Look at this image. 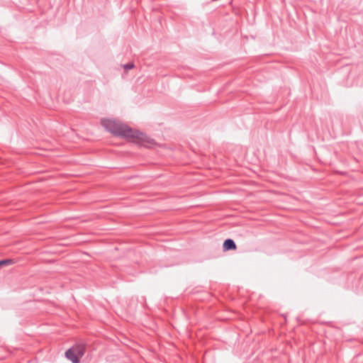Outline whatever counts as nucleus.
Listing matches in <instances>:
<instances>
[{"label":"nucleus","instance_id":"5","mask_svg":"<svg viewBox=\"0 0 363 363\" xmlns=\"http://www.w3.org/2000/svg\"><path fill=\"white\" fill-rule=\"evenodd\" d=\"M72 349L74 350V352H75L76 355L79 359L82 357L84 354L85 348L84 345H76L72 347Z\"/></svg>","mask_w":363,"mask_h":363},{"label":"nucleus","instance_id":"3","mask_svg":"<svg viewBox=\"0 0 363 363\" xmlns=\"http://www.w3.org/2000/svg\"><path fill=\"white\" fill-rule=\"evenodd\" d=\"M223 249L225 251H228V250H236L237 247H236V245L235 244L234 241L231 239H228L224 241L223 242Z\"/></svg>","mask_w":363,"mask_h":363},{"label":"nucleus","instance_id":"1","mask_svg":"<svg viewBox=\"0 0 363 363\" xmlns=\"http://www.w3.org/2000/svg\"><path fill=\"white\" fill-rule=\"evenodd\" d=\"M101 124L109 133L125 140L131 128L128 125L119 121L106 118L101 119Z\"/></svg>","mask_w":363,"mask_h":363},{"label":"nucleus","instance_id":"7","mask_svg":"<svg viewBox=\"0 0 363 363\" xmlns=\"http://www.w3.org/2000/svg\"><path fill=\"white\" fill-rule=\"evenodd\" d=\"M133 67H134L133 64H127V65H124L125 69H132V68H133Z\"/></svg>","mask_w":363,"mask_h":363},{"label":"nucleus","instance_id":"2","mask_svg":"<svg viewBox=\"0 0 363 363\" xmlns=\"http://www.w3.org/2000/svg\"><path fill=\"white\" fill-rule=\"evenodd\" d=\"M126 140L150 149L160 147V144L152 136L132 128Z\"/></svg>","mask_w":363,"mask_h":363},{"label":"nucleus","instance_id":"6","mask_svg":"<svg viewBox=\"0 0 363 363\" xmlns=\"http://www.w3.org/2000/svg\"><path fill=\"white\" fill-rule=\"evenodd\" d=\"M16 262L12 259H6L0 261V268L7 267L15 264Z\"/></svg>","mask_w":363,"mask_h":363},{"label":"nucleus","instance_id":"4","mask_svg":"<svg viewBox=\"0 0 363 363\" xmlns=\"http://www.w3.org/2000/svg\"><path fill=\"white\" fill-rule=\"evenodd\" d=\"M65 355H66L67 358L69 359L70 361H72L73 363H79V358L77 357L75 352H74V350L72 348H70L69 350H68L66 352Z\"/></svg>","mask_w":363,"mask_h":363}]
</instances>
